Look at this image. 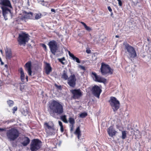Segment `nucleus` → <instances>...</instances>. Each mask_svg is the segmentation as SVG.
Returning <instances> with one entry per match:
<instances>
[{
	"label": "nucleus",
	"mask_w": 151,
	"mask_h": 151,
	"mask_svg": "<svg viewBox=\"0 0 151 151\" xmlns=\"http://www.w3.org/2000/svg\"><path fill=\"white\" fill-rule=\"evenodd\" d=\"M49 108L50 110V114L55 117V114H60L64 112L63 106L61 103L55 100H53L50 104Z\"/></svg>",
	"instance_id": "obj_1"
},
{
	"label": "nucleus",
	"mask_w": 151,
	"mask_h": 151,
	"mask_svg": "<svg viewBox=\"0 0 151 151\" xmlns=\"http://www.w3.org/2000/svg\"><path fill=\"white\" fill-rule=\"evenodd\" d=\"M42 46L46 51L47 50V46L45 44H42Z\"/></svg>",
	"instance_id": "obj_36"
},
{
	"label": "nucleus",
	"mask_w": 151,
	"mask_h": 151,
	"mask_svg": "<svg viewBox=\"0 0 151 151\" xmlns=\"http://www.w3.org/2000/svg\"><path fill=\"white\" fill-rule=\"evenodd\" d=\"M118 1V4L119 6H122V3L121 0H117Z\"/></svg>",
	"instance_id": "obj_38"
},
{
	"label": "nucleus",
	"mask_w": 151,
	"mask_h": 151,
	"mask_svg": "<svg viewBox=\"0 0 151 151\" xmlns=\"http://www.w3.org/2000/svg\"><path fill=\"white\" fill-rule=\"evenodd\" d=\"M60 131L61 132H63L64 131V129L63 128V126H60Z\"/></svg>",
	"instance_id": "obj_41"
},
{
	"label": "nucleus",
	"mask_w": 151,
	"mask_h": 151,
	"mask_svg": "<svg viewBox=\"0 0 151 151\" xmlns=\"http://www.w3.org/2000/svg\"><path fill=\"white\" fill-rule=\"evenodd\" d=\"M125 52L129 58H134L137 56V53L134 48L126 42L123 43Z\"/></svg>",
	"instance_id": "obj_2"
},
{
	"label": "nucleus",
	"mask_w": 151,
	"mask_h": 151,
	"mask_svg": "<svg viewBox=\"0 0 151 151\" xmlns=\"http://www.w3.org/2000/svg\"><path fill=\"white\" fill-rule=\"evenodd\" d=\"M58 124L60 127L63 126L62 122L60 121H58Z\"/></svg>",
	"instance_id": "obj_42"
},
{
	"label": "nucleus",
	"mask_w": 151,
	"mask_h": 151,
	"mask_svg": "<svg viewBox=\"0 0 151 151\" xmlns=\"http://www.w3.org/2000/svg\"><path fill=\"white\" fill-rule=\"evenodd\" d=\"M50 57H51V58H52V55H50Z\"/></svg>",
	"instance_id": "obj_54"
},
{
	"label": "nucleus",
	"mask_w": 151,
	"mask_h": 151,
	"mask_svg": "<svg viewBox=\"0 0 151 151\" xmlns=\"http://www.w3.org/2000/svg\"><path fill=\"white\" fill-rule=\"evenodd\" d=\"M61 119L64 122L66 123H68V121L66 118V116L65 115H63L60 117Z\"/></svg>",
	"instance_id": "obj_27"
},
{
	"label": "nucleus",
	"mask_w": 151,
	"mask_h": 151,
	"mask_svg": "<svg viewBox=\"0 0 151 151\" xmlns=\"http://www.w3.org/2000/svg\"><path fill=\"white\" fill-rule=\"evenodd\" d=\"M108 10L110 12H111L112 11V10L111 9V7L110 6H109L108 7Z\"/></svg>",
	"instance_id": "obj_43"
},
{
	"label": "nucleus",
	"mask_w": 151,
	"mask_h": 151,
	"mask_svg": "<svg viewBox=\"0 0 151 151\" xmlns=\"http://www.w3.org/2000/svg\"><path fill=\"white\" fill-rule=\"evenodd\" d=\"M2 10V13L4 18L5 20L8 19V17H12V14L9 8H6L5 7H1Z\"/></svg>",
	"instance_id": "obj_10"
},
{
	"label": "nucleus",
	"mask_w": 151,
	"mask_h": 151,
	"mask_svg": "<svg viewBox=\"0 0 151 151\" xmlns=\"http://www.w3.org/2000/svg\"><path fill=\"white\" fill-rule=\"evenodd\" d=\"M62 78L64 79L65 80H67L68 78L67 74L65 70H63V71Z\"/></svg>",
	"instance_id": "obj_26"
},
{
	"label": "nucleus",
	"mask_w": 151,
	"mask_h": 151,
	"mask_svg": "<svg viewBox=\"0 0 151 151\" xmlns=\"http://www.w3.org/2000/svg\"><path fill=\"white\" fill-rule=\"evenodd\" d=\"M67 80L68 83L70 86L74 87L75 86L76 79L74 74L70 76Z\"/></svg>",
	"instance_id": "obj_11"
},
{
	"label": "nucleus",
	"mask_w": 151,
	"mask_h": 151,
	"mask_svg": "<svg viewBox=\"0 0 151 151\" xmlns=\"http://www.w3.org/2000/svg\"><path fill=\"white\" fill-rule=\"evenodd\" d=\"M24 15L23 17L25 19H29L31 18L32 16V12H24Z\"/></svg>",
	"instance_id": "obj_22"
},
{
	"label": "nucleus",
	"mask_w": 151,
	"mask_h": 151,
	"mask_svg": "<svg viewBox=\"0 0 151 151\" xmlns=\"http://www.w3.org/2000/svg\"><path fill=\"white\" fill-rule=\"evenodd\" d=\"M75 134L77 136L78 139H79L81 136V132L80 130V127H78L77 128L75 132Z\"/></svg>",
	"instance_id": "obj_24"
},
{
	"label": "nucleus",
	"mask_w": 151,
	"mask_h": 151,
	"mask_svg": "<svg viewBox=\"0 0 151 151\" xmlns=\"http://www.w3.org/2000/svg\"><path fill=\"white\" fill-rule=\"evenodd\" d=\"M68 54L69 56L72 58L73 60L76 61L78 63H80V62L79 58L75 57L73 54L71 53L69 51H68Z\"/></svg>",
	"instance_id": "obj_20"
},
{
	"label": "nucleus",
	"mask_w": 151,
	"mask_h": 151,
	"mask_svg": "<svg viewBox=\"0 0 151 151\" xmlns=\"http://www.w3.org/2000/svg\"><path fill=\"white\" fill-rule=\"evenodd\" d=\"M29 37L28 34L25 33L19 34L17 39L19 44L20 45H22L25 46L26 42H28L29 40Z\"/></svg>",
	"instance_id": "obj_5"
},
{
	"label": "nucleus",
	"mask_w": 151,
	"mask_h": 151,
	"mask_svg": "<svg viewBox=\"0 0 151 151\" xmlns=\"http://www.w3.org/2000/svg\"><path fill=\"white\" fill-rule=\"evenodd\" d=\"M56 55L57 57H58V56L57 55Z\"/></svg>",
	"instance_id": "obj_53"
},
{
	"label": "nucleus",
	"mask_w": 151,
	"mask_h": 151,
	"mask_svg": "<svg viewBox=\"0 0 151 151\" xmlns=\"http://www.w3.org/2000/svg\"><path fill=\"white\" fill-rule=\"evenodd\" d=\"M5 130V129L0 128V132H3Z\"/></svg>",
	"instance_id": "obj_44"
},
{
	"label": "nucleus",
	"mask_w": 151,
	"mask_h": 151,
	"mask_svg": "<svg viewBox=\"0 0 151 151\" xmlns=\"http://www.w3.org/2000/svg\"><path fill=\"white\" fill-rule=\"evenodd\" d=\"M45 73L47 75L49 74L52 71V68L50 64L47 63H46L45 68Z\"/></svg>",
	"instance_id": "obj_19"
},
{
	"label": "nucleus",
	"mask_w": 151,
	"mask_h": 151,
	"mask_svg": "<svg viewBox=\"0 0 151 151\" xmlns=\"http://www.w3.org/2000/svg\"><path fill=\"white\" fill-rule=\"evenodd\" d=\"M87 115L86 113H82L80 114V116L82 118H83L86 116Z\"/></svg>",
	"instance_id": "obj_31"
},
{
	"label": "nucleus",
	"mask_w": 151,
	"mask_h": 151,
	"mask_svg": "<svg viewBox=\"0 0 151 151\" xmlns=\"http://www.w3.org/2000/svg\"><path fill=\"white\" fill-rule=\"evenodd\" d=\"M41 14H36L35 16V18L36 19H40L41 18Z\"/></svg>",
	"instance_id": "obj_34"
},
{
	"label": "nucleus",
	"mask_w": 151,
	"mask_h": 151,
	"mask_svg": "<svg viewBox=\"0 0 151 151\" xmlns=\"http://www.w3.org/2000/svg\"><path fill=\"white\" fill-rule=\"evenodd\" d=\"M107 131L109 135L111 137H113L115 135L116 133V131L114 129L113 126L110 127L107 129Z\"/></svg>",
	"instance_id": "obj_16"
},
{
	"label": "nucleus",
	"mask_w": 151,
	"mask_h": 151,
	"mask_svg": "<svg viewBox=\"0 0 151 151\" xmlns=\"http://www.w3.org/2000/svg\"><path fill=\"white\" fill-rule=\"evenodd\" d=\"M23 140V141L22 144L24 146H26L29 144L30 142L29 139L27 137H24Z\"/></svg>",
	"instance_id": "obj_21"
},
{
	"label": "nucleus",
	"mask_w": 151,
	"mask_h": 151,
	"mask_svg": "<svg viewBox=\"0 0 151 151\" xmlns=\"http://www.w3.org/2000/svg\"><path fill=\"white\" fill-rule=\"evenodd\" d=\"M91 51L90 50H86V52L87 53H91Z\"/></svg>",
	"instance_id": "obj_45"
},
{
	"label": "nucleus",
	"mask_w": 151,
	"mask_h": 151,
	"mask_svg": "<svg viewBox=\"0 0 151 151\" xmlns=\"http://www.w3.org/2000/svg\"><path fill=\"white\" fill-rule=\"evenodd\" d=\"M28 77L27 76H26V79L27 80V81H28Z\"/></svg>",
	"instance_id": "obj_49"
},
{
	"label": "nucleus",
	"mask_w": 151,
	"mask_h": 151,
	"mask_svg": "<svg viewBox=\"0 0 151 151\" xmlns=\"http://www.w3.org/2000/svg\"><path fill=\"white\" fill-rule=\"evenodd\" d=\"M19 71L20 72V74H21V79L22 81V82H24V78H25V76L24 74V73L23 72V70L22 68H20L19 69Z\"/></svg>",
	"instance_id": "obj_23"
},
{
	"label": "nucleus",
	"mask_w": 151,
	"mask_h": 151,
	"mask_svg": "<svg viewBox=\"0 0 151 151\" xmlns=\"http://www.w3.org/2000/svg\"><path fill=\"white\" fill-rule=\"evenodd\" d=\"M65 58L63 57L61 58H58V60L59 61V62H61V63L63 65L65 64V63L63 62V61L65 60Z\"/></svg>",
	"instance_id": "obj_32"
},
{
	"label": "nucleus",
	"mask_w": 151,
	"mask_h": 151,
	"mask_svg": "<svg viewBox=\"0 0 151 151\" xmlns=\"http://www.w3.org/2000/svg\"><path fill=\"white\" fill-rule=\"evenodd\" d=\"M101 90L99 87L95 85L91 90L93 94L95 96L99 98L101 92Z\"/></svg>",
	"instance_id": "obj_12"
},
{
	"label": "nucleus",
	"mask_w": 151,
	"mask_h": 151,
	"mask_svg": "<svg viewBox=\"0 0 151 151\" xmlns=\"http://www.w3.org/2000/svg\"><path fill=\"white\" fill-rule=\"evenodd\" d=\"M126 137V133L125 131H122V138L123 139H125Z\"/></svg>",
	"instance_id": "obj_29"
},
{
	"label": "nucleus",
	"mask_w": 151,
	"mask_h": 151,
	"mask_svg": "<svg viewBox=\"0 0 151 151\" xmlns=\"http://www.w3.org/2000/svg\"><path fill=\"white\" fill-rule=\"evenodd\" d=\"M79 67L82 70H85V67L83 66L80 65L79 66Z\"/></svg>",
	"instance_id": "obj_39"
},
{
	"label": "nucleus",
	"mask_w": 151,
	"mask_h": 151,
	"mask_svg": "<svg viewBox=\"0 0 151 151\" xmlns=\"http://www.w3.org/2000/svg\"><path fill=\"white\" fill-rule=\"evenodd\" d=\"M27 114H28V111H26L25 112V113L24 114V116H26L27 115Z\"/></svg>",
	"instance_id": "obj_48"
},
{
	"label": "nucleus",
	"mask_w": 151,
	"mask_h": 151,
	"mask_svg": "<svg viewBox=\"0 0 151 151\" xmlns=\"http://www.w3.org/2000/svg\"><path fill=\"white\" fill-rule=\"evenodd\" d=\"M44 125L46 129H48L50 132L49 133L48 132L49 135H54L55 134L56 129L52 122H45L44 123Z\"/></svg>",
	"instance_id": "obj_9"
},
{
	"label": "nucleus",
	"mask_w": 151,
	"mask_h": 151,
	"mask_svg": "<svg viewBox=\"0 0 151 151\" xmlns=\"http://www.w3.org/2000/svg\"><path fill=\"white\" fill-rule=\"evenodd\" d=\"M31 63L29 61L27 63L24 65L26 70L27 71L29 75L31 76L32 70L31 69Z\"/></svg>",
	"instance_id": "obj_17"
},
{
	"label": "nucleus",
	"mask_w": 151,
	"mask_h": 151,
	"mask_svg": "<svg viewBox=\"0 0 151 151\" xmlns=\"http://www.w3.org/2000/svg\"><path fill=\"white\" fill-rule=\"evenodd\" d=\"M92 74L94 76V79L96 81L103 83L106 82V79L101 77L100 76L97 75L95 73L92 72Z\"/></svg>",
	"instance_id": "obj_14"
},
{
	"label": "nucleus",
	"mask_w": 151,
	"mask_h": 151,
	"mask_svg": "<svg viewBox=\"0 0 151 151\" xmlns=\"http://www.w3.org/2000/svg\"><path fill=\"white\" fill-rule=\"evenodd\" d=\"M48 45L51 52L54 55H55L56 52L58 49L57 42L54 40H51L49 42Z\"/></svg>",
	"instance_id": "obj_8"
},
{
	"label": "nucleus",
	"mask_w": 151,
	"mask_h": 151,
	"mask_svg": "<svg viewBox=\"0 0 151 151\" xmlns=\"http://www.w3.org/2000/svg\"><path fill=\"white\" fill-rule=\"evenodd\" d=\"M81 23L82 24L84 27L86 25V24L83 22H81Z\"/></svg>",
	"instance_id": "obj_46"
},
{
	"label": "nucleus",
	"mask_w": 151,
	"mask_h": 151,
	"mask_svg": "<svg viewBox=\"0 0 151 151\" xmlns=\"http://www.w3.org/2000/svg\"><path fill=\"white\" fill-rule=\"evenodd\" d=\"M0 4L2 5L1 7H5L6 8H12L10 1L9 0H0Z\"/></svg>",
	"instance_id": "obj_15"
},
{
	"label": "nucleus",
	"mask_w": 151,
	"mask_h": 151,
	"mask_svg": "<svg viewBox=\"0 0 151 151\" xmlns=\"http://www.w3.org/2000/svg\"><path fill=\"white\" fill-rule=\"evenodd\" d=\"M13 110L14 111V113L15 111H16L17 110V106L14 107L13 109Z\"/></svg>",
	"instance_id": "obj_40"
},
{
	"label": "nucleus",
	"mask_w": 151,
	"mask_h": 151,
	"mask_svg": "<svg viewBox=\"0 0 151 151\" xmlns=\"http://www.w3.org/2000/svg\"><path fill=\"white\" fill-rule=\"evenodd\" d=\"M70 131H73L74 128V124H70Z\"/></svg>",
	"instance_id": "obj_37"
},
{
	"label": "nucleus",
	"mask_w": 151,
	"mask_h": 151,
	"mask_svg": "<svg viewBox=\"0 0 151 151\" xmlns=\"http://www.w3.org/2000/svg\"><path fill=\"white\" fill-rule=\"evenodd\" d=\"M51 11L52 12H55V10L54 9H51Z\"/></svg>",
	"instance_id": "obj_47"
},
{
	"label": "nucleus",
	"mask_w": 151,
	"mask_h": 151,
	"mask_svg": "<svg viewBox=\"0 0 151 151\" xmlns=\"http://www.w3.org/2000/svg\"><path fill=\"white\" fill-rule=\"evenodd\" d=\"M41 146V142L38 139H35L32 140L30 145V149L31 151H37Z\"/></svg>",
	"instance_id": "obj_7"
},
{
	"label": "nucleus",
	"mask_w": 151,
	"mask_h": 151,
	"mask_svg": "<svg viewBox=\"0 0 151 151\" xmlns=\"http://www.w3.org/2000/svg\"><path fill=\"white\" fill-rule=\"evenodd\" d=\"M126 70L127 72L131 73L134 71V69L132 66H129L126 68Z\"/></svg>",
	"instance_id": "obj_25"
},
{
	"label": "nucleus",
	"mask_w": 151,
	"mask_h": 151,
	"mask_svg": "<svg viewBox=\"0 0 151 151\" xmlns=\"http://www.w3.org/2000/svg\"><path fill=\"white\" fill-rule=\"evenodd\" d=\"M109 102L114 111H116L119 109L120 106L119 102L115 97H111Z\"/></svg>",
	"instance_id": "obj_6"
},
{
	"label": "nucleus",
	"mask_w": 151,
	"mask_h": 151,
	"mask_svg": "<svg viewBox=\"0 0 151 151\" xmlns=\"http://www.w3.org/2000/svg\"><path fill=\"white\" fill-rule=\"evenodd\" d=\"M68 121L71 124H74L75 123L74 119L72 117L69 118Z\"/></svg>",
	"instance_id": "obj_28"
},
{
	"label": "nucleus",
	"mask_w": 151,
	"mask_h": 151,
	"mask_svg": "<svg viewBox=\"0 0 151 151\" xmlns=\"http://www.w3.org/2000/svg\"><path fill=\"white\" fill-rule=\"evenodd\" d=\"M113 15V13L112 12L111 14V16H112V15Z\"/></svg>",
	"instance_id": "obj_51"
},
{
	"label": "nucleus",
	"mask_w": 151,
	"mask_h": 151,
	"mask_svg": "<svg viewBox=\"0 0 151 151\" xmlns=\"http://www.w3.org/2000/svg\"><path fill=\"white\" fill-rule=\"evenodd\" d=\"M100 70L101 74L104 76L108 74H112L113 73V70L109 65L104 63L101 64Z\"/></svg>",
	"instance_id": "obj_4"
},
{
	"label": "nucleus",
	"mask_w": 151,
	"mask_h": 151,
	"mask_svg": "<svg viewBox=\"0 0 151 151\" xmlns=\"http://www.w3.org/2000/svg\"><path fill=\"white\" fill-rule=\"evenodd\" d=\"M40 2L41 4L43 6H46L47 5V3L45 2L44 3V1H40Z\"/></svg>",
	"instance_id": "obj_35"
},
{
	"label": "nucleus",
	"mask_w": 151,
	"mask_h": 151,
	"mask_svg": "<svg viewBox=\"0 0 151 151\" xmlns=\"http://www.w3.org/2000/svg\"><path fill=\"white\" fill-rule=\"evenodd\" d=\"M19 130L15 128H12L6 131V137L10 141L15 140L19 137Z\"/></svg>",
	"instance_id": "obj_3"
},
{
	"label": "nucleus",
	"mask_w": 151,
	"mask_h": 151,
	"mask_svg": "<svg viewBox=\"0 0 151 151\" xmlns=\"http://www.w3.org/2000/svg\"><path fill=\"white\" fill-rule=\"evenodd\" d=\"M84 27L89 32L91 31L92 30L91 28L88 27L86 25Z\"/></svg>",
	"instance_id": "obj_33"
},
{
	"label": "nucleus",
	"mask_w": 151,
	"mask_h": 151,
	"mask_svg": "<svg viewBox=\"0 0 151 151\" xmlns=\"http://www.w3.org/2000/svg\"><path fill=\"white\" fill-rule=\"evenodd\" d=\"M71 92L73 94V98L75 99H78L82 95L83 93L79 89L73 90Z\"/></svg>",
	"instance_id": "obj_13"
},
{
	"label": "nucleus",
	"mask_w": 151,
	"mask_h": 151,
	"mask_svg": "<svg viewBox=\"0 0 151 151\" xmlns=\"http://www.w3.org/2000/svg\"><path fill=\"white\" fill-rule=\"evenodd\" d=\"M7 103L10 107L14 105V102L12 100H9L7 101Z\"/></svg>",
	"instance_id": "obj_30"
},
{
	"label": "nucleus",
	"mask_w": 151,
	"mask_h": 151,
	"mask_svg": "<svg viewBox=\"0 0 151 151\" xmlns=\"http://www.w3.org/2000/svg\"><path fill=\"white\" fill-rule=\"evenodd\" d=\"M0 51H1V53L2 52V51L1 50Z\"/></svg>",
	"instance_id": "obj_52"
},
{
	"label": "nucleus",
	"mask_w": 151,
	"mask_h": 151,
	"mask_svg": "<svg viewBox=\"0 0 151 151\" xmlns=\"http://www.w3.org/2000/svg\"><path fill=\"white\" fill-rule=\"evenodd\" d=\"M6 58L7 60H10L12 58V52L11 50L7 48L5 50Z\"/></svg>",
	"instance_id": "obj_18"
},
{
	"label": "nucleus",
	"mask_w": 151,
	"mask_h": 151,
	"mask_svg": "<svg viewBox=\"0 0 151 151\" xmlns=\"http://www.w3.org/2000/svg\"><path fill=\"white\" fill-rule=\"evenodd\" d=\"M115 37H117V38L119 37V36L118 35H116Z\"/></svg>",
	"instance_id": "obj_50"
}]
</instances>
